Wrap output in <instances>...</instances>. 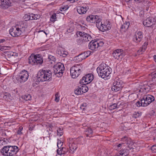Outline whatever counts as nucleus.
<instances>
[{"label":"nucleus","mask_w":156,"mask_h":156,"mask_svg":"<svg viewBox=\"0 0 156 156\" xmlns=\"http://www.w3.org/2000/svg\"><path fill=\"white\" fill-rule=\"evenodd\" d=\"M29 27L27 22H21L10 29V34L13 37L19 36L25 34Z\"/></svg>","instance_id":"f257e3e1"},{"label":"nucleus","mask_w":156,"mask_h":156,"mask_svg":"<svg viewBox=\"0 0 156 156\" xmlns=\"http://www.w3.org/2000/svg\"><path fill=\"white\" fill-rule=\"evenodd\" d=\"M97 71L99 76L105 80H108L110 77L112 69L105 63L100 64L97 68Z\"/></svg>","instance_id":"f03ea898"},{"label":"nucleus","mask_w":156,"mask_h":156,"mask_svg":"<svg viewBox=\"0 0 156 156\" xmlns=\"http://www.w3.org/2000/svg\"><path fill=\"white\" fill-rule=\"evenodd\" d=\"M37 77L38 81H37V83L40 81H50L52 78L51 72L48 69H41L37 73Z\"/></svg>","instance_id":"7ed1b4c3"},{"label":"nucleus","mask_w":156,"mask_h":156,"mask_svg":"<svg viewBox=\"0 0 156 156\" xmlns=\"http://www.w3.org/2000/svg\"><path fill=\"white\" fill-rule=\"evenodd\" d=\"M42 56L40 54H32L29 58V62L32 65H40L43 62Z\"/></svg>","instance_id":"20e7f679"},{"label":"nucleus","mask_w":156,"mask_h":156,"mask_svg":"<svg viewBox=\"0 0 156 156\" xmlns=\"http://www.w3.org/2000/svg\"><path fill=\"white\" fill-rule=\"evenodd\" d=\"M29 76L28 72L24 69L17 75L15 76V78L18 83H22L27 80Z\"/></svg>","instance_id":"39448f33"},{"label":"nucleus","mask_w":156,"mask_h":156,"mask_svg":"<svg viewBox=\"0 0 156 156\" xmlns=\"http://www.w3.org/2000/svg\"><path fill=\"white\" fill-rule=\"evenodd\" d=\"M101 20L97 22L96 26L100 30L104 32L108 30L111 29V26L108 22H102Z\"/></svg>","instance_id":"423d86ee"},{"label":"nucleus","mask_w":156,"mask_h":156,"mask_svg":"<svg viewBox=\"0 0 156 156\" xmlns=\"http://www.w3.org/2000/svg\"><path fill=\"white\" fill-rule=\"evenodd\" d=\"M81 69L80 65L78 64L75 65L70 68L71 75L73 78H75L79 76L81 71Z\"/></svg>","instance_id":"0eeeda50"},{"label":"nucleus","mask_w":156,"mask_h":156,"mask_svg":"<svg viewBox=\"0 0 156 156\" xmlns=\"http://www.w3.org/2000/svg\"><path fill=\"white\" fill-rule=\"evenodd\" d=\"M103 44L104 43L102 41L92 40L89 43L88 47L89 49L92 50H96L99 47L102 46Z\"/></svg>","instance_id":"6e6552de"},{"label":"nucleus","mask_w":156,"mask_h":156,"mask_svg":"<svg viewBox=\"0 0 156 156\" xmlns=\"http://www.w3.org/2000/svg\"><path fill=\"white\" fill-rule=\"evenodd\" d=\"M79 34L80 37V44L88 42L91 40V36L88 34L83 32H79Z\"/></svg>","instance_id":"1a4fd4ad"},{"label":"nucleus","mask_w":156,"mask_h":156,"mask_svg":"<svg viewBox=\"0 0 156 156\" xmlns=\"http://www.w3.org/2000/svg\"><path fill=\"white\" fill-rule=\"evenodd\" d=\"M94 76L92 73H88L84 76L80 80V84H88L91 83L93 80Z\"/></svg>","instance_id":"9d476101"},{"label":"nucleus","mask_w":156,"mask_h":156,"mask_svg":"<svg viewBox=\"0 0 156 156\" xmlns=\"http://www.w3.org/2000/svg\"><path fill=\"white\" fill-rule=\"evenodd\" d=\"M65 68L64 65L61 63L55 64L53 67V70L55 74H59L60 76L62 75Z\"/></svg>","instance_id":"9b49d317"},{"label":"nucleus","mask_w":156,"mask_h":156,"mask_svg":"<svg viewBox=\"0 0 156 156\" xmlns=\"http://www.w3.org/2000/svg\"><path fill=\"white\" fill-rule=\"evenodd\" d=\"M125 55L124 51L122 49H118L114 50L112 52V56L115 59H122Z\"/></svg>","instance_id":"f8f14e48"},{"label":"nucleus","mask_w":156,"mask_h":156,"mask_svg":"<svg viewBox=\"0 0 156 156\" xmlns=\"http://www.w3.org/2000/svg\"><path fill=\"white\" fill-rule=\"evenodd\" d=\"M142 99L143 104V106H147L151 102L154 100L155 98L152 95L148 94L144 95L142 98Z\"/></svg>","instance_id":"ddd939ff"},{"label":"nucleus","mask_w":156,"mask_h":156,"mask_svg":"<svg viewBox=\"0 0 156 156\" xmlns=\"http://www.w3.org/2000/svg\"><path fill=\"white\" fill-rule=\"evenodd\" d=\"M122 81L119 80L115 81L112 87V90L115 92L119 91L122 87Z\"/></svg>","instance_id":"4468645a"},{"label":"nucleus","mask_w":156,"mask_h":156,"mask_svg":"<svg viewBox=\"0 0 156 156\" xmlns=\"http://www.w3.org/2000/svg\"><path fill=\"white\" fill-rule=\"evenodd\" d=\"M87 21L92 23H95L96 25L101 20L100 17L95 15H90L86 18Z\"/></svg>","instance_id":"2eb2a0df"},{"label":"nucleus","mask_w":156,"mask_h":156,"mask_svg":"<svg viewBox=\"0 0 156 156\" xmlns=\"http://www.w3.org/2000/svg\"><path fill=\"white\" fill-rule=\"evenodd\" d=\"M121 140L123 142L122 143L124 144H126L130 150L133 149L132 146L134 143L130 138L126 136H124L121 138Z\"/></svg>","instance_id":"dca6fc26"},{"label":"nucleus","mask_w":156,"mask_h":156,"mask_svg":"<svg viewBox=\"0 0 156 156\" xmlns=\"http://www.w3.org/2000/svg\"><path fill=\"white\" fill-rule=\"evenodd\" d=\"M0 3V8L5 9L12 5L11 0H1Z\"/></svg>","instance_id":"f3484780"},{"label":"nucleus","mask_w":156,"mask_h":156,"mask_svg":"<svg viewBox=\"0 0 156 156\" xmlns=\"http://www.w3.org/2000/svg\"><path fill=\"white\" fill-rule=\"evenodd\" d=\"M154 19L153 17H149L145 20L143 22V24L147 27L152 26L155 23Z\"/></svg>","instance_id":"a211bd4d"},{"label":"nucleus","mask_w":156,"mask_h":156,"mask_svg":"<svg viewBox=\"0 0 156 156\" xmlns=\"http://www.w3.org/2000/svg\"><path fill=\"white\" fill-rule=\"evenodd\" d=\"M143 37V33L141 31L136 32L133 38V41L137 43H139Z\"/></svg>","instance_id":"6ab92c4d"},{"label":"nucleus","mask_w":156,"mask_h":156,"mask_svg":"<svg viewBox=\"0 0 156 156\" xmlns=\"http://www.w3.org/2000/svg\"><path fill=\"white\" fill-rule=\"evenodd\" d=\"M71 141H72V139H70L69 144V153L73 154L74 153V151L77 148V145L74 141H73V143L72 144L71 143Z\"/></svg>","instance_id":"aec40b11"},{"label":"nucleus","mask_w":156,"mask_h":156,"mask_svg":"<svg viewBox=\"0 0 156 156\" xmlns=\"http://www.w3.org/2000/svg\"><path fill=\"white\" fill-rule=\"evenodd\" d=\"M90 54V51H87L80 54L75 58L78 62H81L87 57Z\"/></svg>","instance_id":"412c9836"},{"label":"nucleus","mask_w":156,"mask_h":156,"mask_svg":"<svg viewBox=\"0 0 156 156\" xmlns=\"http://www.w3.org/2000/svg\"><path fill=\"white\" fill-rule=\"evenodd\" d=\"M10 146H4L1 150V152L3 155L9 156V154L11 152L10 150Z\"/></svg>","instance_id":"4be33fe9"},{"label":"nucleus","mask_w":156,"mask_h":156,"mask_svg":"<svg viewBox=\"0 0 156 156\" xmlns=\"http://www.w3.org/2000/svg\"><path fill=\"white\" fill-rule=\"evenodd\" d=\"M140 92H146L149 90L150 87L147 84V82H144L143 85L140 86Z\"/></svg>","instance_id":"5701e85b"},{"label":"nucleus","mask_w":156,"mask_h":156,"mask_svg":"<svg viewBox=\"0 0 156 156\" xmlns=\"http://www.w3.org/2000/svg\"><path fill=\"white\" fill-rule=\"evenodd\" d=\"M72 139V141L71 142V143H73V141H74L75 143L77 144H83L84 143V140L82 136H80L77 138H74Z\"/></svg>","instance_id":"b1692460"},{"label":"nucleus","mask_w":156,"mask_h":156,"mask_svg":"<svg viewBox=\"0 0 156 156\" xmlns=\"http://www.w3.org/2000/svg\"><path fill=\"white\" fill-rule=\"evenodd\" d=\"M10 150L11 151L9 156H12L16 154L19 151V148L16 146H10Z\"/></svg>","instance_id":"393cba45"},{"label":"nucleus","mask_w":156,"mask_h":156,"mask_svg":"<svg viewBox=\"0 0 156 156\" xmlns=\"http://www.w3.org/2000/svg\"><path fill=\"white\" fill-rule=\"evenodd\" d=\"M88 8L86 6H79L77 8V12L80 14H85Z\"/></svg>","instance_id":"a878e982"},{"label":"nucleus","mask_w":156,"mask_h":156,"mask_svg":"<svg viewBox=\"0 0 156 156\" xmlns=\"http://www.w3.org/2000/svg\"><path fill=\"white\" fill-rule=\"evenodd\" d=\"M69 151L68 148L65 147L59 148L57 150V152L59 155L66 154Z\"/></svg>","instance_id":"bb28decb"},{"label":"nucleus","mask_w":156,"mask_h":156,"mask_svg":"<svg viewBox=\"0 0 156 156\" xmlns=\"http://www.w3.org/2000/svg\"><path fill=\"white\" fill-rule=\"evenodd\" d=\"M57 53L60 56L63 57H65L68 55V52L63 49H58Z\"/></svg>","instance_id":"cd10ccee"},{"label":"nucleus","mask_w":156,"mask_h":156,"mask_svg":"<svg viewBox=\"0 0 156 156\" xmlns=\"http://www.w3.org/2000/svg\"><path fill=\"white\" fill-rule=\"evenodd\" d=\"M147 45L148 42L147 41L145 42L143 44L142 47L140 48L138 50V53L140 54H142L143 52H144L147 49Z\"/></svg>","instance_id":"c85d7f7f"},{"label":"nucleus","mask_w":156,"mask_h":156,"mask_svg":"<svg viewBox=\"0 0 156 156\" xmlns=\"http://www.w3.org/2000/svg\"><path fill=\"white\" fill-rule=\"evenodd\" d=\"M129 150L127 149H122L120 150L118 154L121 156H126L129 154Z\"/></svg>","instance_id":"c756f323"},{"label":"nucleus","mask_w":156,"mask_h":156,"mask_svg":"<svg viewBox=\"0 0 156 156\" xmlns=\"http://www.w3.org/2000/svg\"><path fill=\"white\" fill-rule=\"evenodd\" d=\"M85 132V135L87 137H90L92 136L93 133V130L91 128L88 127L86 129Z\"/></svg>","instance_id":"7c9ffc66"},{"label":"nucleus","mask_w":156,"mask_h":156,"mask_svg":"<svg viewBox=\"0 0 156 156\" xmlns=\"http://www.w3.org/2000/svg\"><path fill=\"white\" fill-rule=\"evenodd\" d=\"M5 53V56H7L9 58H10L13 56H14L15 57L16 56H18L17 53L12 51L7 52Z\"/></svg>","instance_id":"2f4dec72"},{"label":"nucleus","mask_w":156,"mask_h":156,"mask_svg":"<svg viewBox=\"0 0 156 156\" xmlns=\"http://www.w3.org/2000/svg\"><path fill=\"white\" fill-rule=\"evenodd\" d=\"M141 115L142 113L140 112H135L132 114V116L133 118L137 119L139 118Z\"/></svg>","instance_id":"473e14b6"},{"label":"nucleus","mask_w":156,"mask_h":156,"mask_svg":"<svg viewBox=\"0 0 156 156\" xmlns=\"http://www.w3.org/2000/svg\"><path fill=\"white\" fill-rule=\"evenodd\" d=\"M87 84H80V87L81 88V91L82 93H85L87 92L88 90V87L86 86Z\"/></svg>","instance_id":"72a5a7b5"},{"label":"nucleus","mask_w":156,"mask_h":156,"mask_svg":"<svg viewBox=\"0 0 156 156\" xmlns=\"http://www.w3.org/2000/svg\"><path fill=\"white\" fill-rule=\"evenodd\" d=\"M130 25V23L129 22H125L121 26V28L122 29H124V30H126L129 28Z\"/></svg>","instance_id":"f704fd0d"},{"label":"nucleus","mask_w":156,"mask_h":156,"mask_svg":"<svg viewBox=\"0 0 156 156\" xmlns=\"http://www.w3.org/2000/svg\"><path fill=\"white\" fill-rule=\"evenodd\" d=\"M75 93L76 95H80L82 94V91H81V88L80 87V85H79L78 88L75 91Z\"/></svg>","instance_id":"c9c22d12"},{"label":"nucleus","mask_w":156,"mask_h":156,"mask_svg":"<svg viewBox=\"0 0 156 156\" xmlns=\"http://www.w3.org/2000/svg\"><path fill=\"white\" fill-rule=\"evenodd\" d=\"M87 103H83L80 106V108L83 111L85 112L87 109Z\"/></svg>","instance_id":"e433bc0d"},{"label":"nucleus","mask_w":156,"mask_h":156,"mask_svg":"<svg viewBox=\"0 0 156 156\" xmlns=\"http://www.w3.org/2000/svg\"><path fill=\"white\" fill-rule=\"evenodd\" d=\"M31 16L32 20H37L40 18V15L38 14H30V16Z\"/></svg>","instance_id":"4c0bfd02"},{"label":"nucleus","mask_w":156,"mask_h":156,"mask_svg":"<svg viewBox=\"0 0 156 156\" xmlns=\"http://www.w3.org/2000/svg\"><path fill=\"white\" fill-rule=\"evenodd\" d=\"M57 19L56 15L55 13H54L51 16L50 19V20L52 22H54Z\"/></svg>","instance_id":"58836bf2"},{"label":"nucleus","mask_w":156,"mask_h":156,"mask_svg":"<svg viewBox=\"0 0 156 156\" xmlns=\"http://www.w3.org/2000/svg\"><path fill=\"white\" fill-rule=\"evenodd\" d=\"M57 134L58 135L61 136L63 134V130L62 128H59L57 129Z\"/></svg>","instance_id":"ea45409f"},{"label":"nucleus","mask_w":156,"mask_h":156,"mask_svg":"<svg viewBox=\"0 0 156 156\" xmlns=\"http://www.w3.org/2000/svg\"><path fill=\"white\" fill-rule=\"evenodd\" d=\"M11 48V47L10 46H0V50L2 51L5 50L9 49Z\"/></svg>","instance_id":"a19ab883"},{"label":"nucleus","mask_w":156,"mask_h":156,"mask_svg":"<svg viewBox=\"0 0 156 156\" xmlns=\"http://www.w3.org/2000/svg\"><path fill=\"white\" fill-rule=\"evenodd\" d=\"M74 30L73 27V26H69L67 28L66 33H72Z\"/></svg>","instance_id":"79ce46f5"},{"label":"nucleus","mask_w":156,"mask_h":156,"mask_svg":"<svg viewBox=\"0 0 156 156\" xmlns=\"http://www.w3.org/2000/svg\"><path fill=\"white\" fill-rule=\"evenodd\" d=\"M69 8V7L68 5H63L62 6L59 10L61 11H65L67 10Z\"/></svg>","instance_id":"37998d69"},{"label":"nucleus","mask_w":156,"mask_h":156,"mask_svg":"<svg viewBox=\"0 0 156 156\" xmlns=\"http://www.w3.org/2000/svg\"><path fill=\"white\" fill-rule=\"evenodd\" d=\"M142 98L140 101H137L136 103V105L137 107H140L141 106H143V101Z\"/></svg>","instance_id":"c03bdc74"},{"label":"nucleus","mask_w":156,"mask_h":156,"mask_svg":"<svg viewBox=\"0 0 156 156\" xmlns=\"http://www.w3.org/2000/svg\"><path fill=\"white\" fill-rule=\"evenodd\" d=\"M116 108H117V104L116 103H114L110 105L109 107V108L110 110H114Z\"/></svg>","instance_id":"a18cd8bd"},{"label":"nucleus","mask_w":156,"mask_h":156,"mask_svg":"<svg viewBox=\"0 0 156 156\" xmlns=\"http://www.w3.org/2000/svg\"><path fill=\"white\" fill-rule=\"evenodd\" d=\"M31 16H30V14H27L25 15L24 16V19L26 21L32 20Z\"/></svg>","instance_id":"49530a36"},{"label":"nucleus","mask_w":156,"mask_h":156,"mask_svg":"<svg viewBox=\"0 0 156 156\" xmlns=\"http://www.w3.org/2000/svg\"><path fill=\"white\" fill-rule=\"evenodd\" d=\"M23 98L25 100L27 101L30 100L31 98V97L30 94H27L25 95Z\"/></svg>","instance_id":"de8ad7c7"},{"label":"nucleus","mask_w":156,"mask_h":156,"mask_svg":"<svg viewBox=\"0 0 156 156\" xmlns=\"http://www.w3.org/2000/svg\"><path fill=\"white\" fill-rule=\"evenodd\" d=\"M48 58L50 59V60H51V61H52L53 62H55L56 60L55 58V57L51 55H48ZM51 63H52V62H51Z\"/></svg>","instance_id":"09e8293b"},{"label":"nucleus","mask_w":156,"mask_h":156,"mask_svg":"<svg viewBox=\"0 0 156 156\" xmlns=\"http://www.w3.org/2000/svg\"><path fill=\"white\" fill-rule=\"evenodd\" d=\"M63 143L59 139L58 140L57 142V147L58 148H61V147L62 146Z\"/></svg>","instance_id":"8fccbe9b"},{"label":"nucleus","mask_w":156,"mask_h":156,"mask_svg":"<svg viewBox=\"0 0 156 156\" xmlns=\"http://www.w3.org/2000/svg\"><path fill=\"white\" fill-rule=\"evenodd\" d=\"M155 78H156V71H154V73H153L152 78V81H153V83H156L155 80Z\"/></svg>","instance_id":"3c124183"},{"label":"nucleus","mask_w":156,"mask_h":156,"mask_svg":"<svg viewBox=\"0 0 156 156\" xmlns=\"http://www.w3.org/2000/svg\"><path fill=\"white\" fill-rule=\"evenodd\" d=\"M55 101L58 102L59 101V97L58 93H57L55 95Z\"/></svg>","instance_id":"603ef678"},{"label":"nucleus","mask_w":156,"mask_h":156,"mask_svg":"<svg viewBox=\"0 0 156 156\" xmlns=\"http://www.w3.org/2000/svg\"><path fill=\"white\" fill-rule=\"evenodd\" d=\"M23 129V128L22 126H20L17 132V134H19V135H21L22 134V133L21 132V131Z\"/></svg>","instance_id":"864d4df0"},{"label":"nucleus","mask_w":156,"mask_h":156,"mask_svg":"<svg viewBox=\"0 0 156 156\" xmlns=\"http://www.w3.org/2000/svg\"><path fill=\"white\" fill-rule=\"evenodd\" d=\"M151 150L154 153H156V145H154L151 147Z\"/></svg>","instance_id":"5fc2aeb1"},{"label":"nucleus","mask_w":156,"mask_h":156,"mask_svg":"<svg viewBox=\"0 0 156 156\" xmlns=\"http://www.w3.org/2000/svg\"><path fill=\"white\" fill-rule=\"evenodd\" d=\"M6 40V39H0V44L5 42Z\"/></svg>","instance_id":"6e6d98bb"},{"label":"nucleus","mask_w":156,"mask_h":156,"mask_svg":"<svg viewBox=\"0 0 156 156\" xmlns=\"http://www.w3.org/2000/svg\"><path fill=\"white\" fill-rule=\"evenodd\" d=\"M123 144H124V143H123L119 144L117 146L118 148H121V147H122V145Z\"/></svg>","instance_id":"4d7b16f0"},{"label":"nucleus","mask_w":156,"mask_h":156,"mask_svg":"<svg viewBox=\"0 0 156 156\" xmlns=\"http://www.w3.org/2000/svg\"><path fill=\"white\" fill-rule=\"evenodd\" d=\"M19 0H11V2L12 3V5H13V3L17 2Z\"/></svg>","instance_id":"13d9d810"},{"label":"nucleus","mask_w":156,"mask_h":156,"mask_svg":"<svg viewBox=\"0 0 156 156\" xmlns=\"http://www.w3.org/2000/svg\"><path fill=\"white\" fill-rule=\"evenodd\" d=\"M153 59L154 61L156 62V55H154L153 56Z\"/></svg>","instance_id":"bf43d9fd"},{"label":"nucleus","mask_w":156,"mask_h":156,"mask_svg":"<svg viewBox=\"0 0 156 156\" xmlns=\"http://www.w3.org/2000/svg\"><path fill=\"white\" fill-rule=\"evenodd\" d=\"M48 128L49 131H52L51 126H49Z\"/></svg>","instance_id":"052dcab7"},{"label":"nucleus","mask_w":156,"mask_h":156,"mask_svg":"<svg viewBox=\"0 0 156 156\" xmlns=\"http://www.w3.org/2000/svg\"><path fill=\"white\" fill-rule=\"evenodd\" d=\"M33 128H34V127H30L29 128V129L30 130H32L33 129Z\"/></svg>","instance_id":"680f3d73"},{"label":"nucleus","mask_w":156,"mask_h":156,"mask_svg":"<svg viewBox=\"0 0 156 156\" xmlns=\"http://www.w3.org/2000/svg\"><path fill=\"white\" fill-rule=\"evenodd\" d=\"M68 1H69L70 2H71L73 3L75 2V0H68Z\"/></svg>","instance_id":"e2e57ef3"},{"label":"nucleus","mask_w":156,"mask_h":156,"mask_svg":"<svg viewBox=\"0 0 156 156\" xmlns=\"http://www.w3.org/2000/svg\"><path fill=\"white\" fill-rule=\"evenodd\" d=\"M115 156H121V155L119 154H116Z\"/></svg>","instance_id":"0e129e2a"},{"label":"nucleus","mask_w":156,"mask_h":156,"mask_svg":"<svg viewBox=\"0 0 156 156\" xmlns=\"http://www.w3.org/2000/svg\"><path fill=\"white\" fill-rule=\"evenodd\" d=\"M44 32L46 34V35H47V34L46 33V32L44 31Z\"/></svg>","instance_id":"69168bd1"},{"label":"nucleus","mask_w":156,"mask_h":156,"mask_svg":"<svg viewBox=\"0 0 156 156\" xmlns=\"http://www.w3.org/2000/svg\"><path fill=\"white\" fill-rule=\"evenodd\" d=\"M41 31L44 32V30H41Z\"/></svg>","instance_id":"338daca9"},{"label":"nucleus","mask_w":156,"mask_h":156,"mask_svg":"<svg viewBox=\"0 0 156 156\" xmlns=\"http://www.w3.org/2000/svg\"><path fill=\"white\" fill-rule=\"evenodd\" d=\"M78 0H75V2H76V1H78Z\"/></svg>","instance_id":"774afa93"}]
</instances>
